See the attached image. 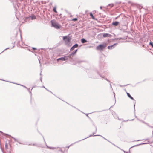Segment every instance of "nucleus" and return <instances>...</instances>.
<instances>
[{
	"label": "nucleus",
	"mask_w": 153,
	"mask_h": 153,
	"mask_svg": "<svg viewBox=\"0 0 153 153\" xmlns=\"http://www.w3.org/2000/svg\"><path fill=\"white\" fill-rule=\"evenodd\" d=\"M9 48H7L5 49H4V50L2 51V52H3L4 51H5V50H7V49H9Z\"/></svg>",
	"instance_id": "29"
},
{
	"label": "nucleus",
	"mask_w": 153,
	"mask_h": 153,
	"mask_svg": "<svg viewBox=\"0 0 153 153\" xmlns=\"http://www.w3.org/2000/svg\"><path fill=\"white\" fill-rule=\"evenodd\" d=\"M32 48H33V49L34 50H36V48H35L33 47Z\"/></svg>",
	"instance_id": "30"
},
{
	"label": "nucleus",
	"mask_w": 153,
	"mask_h": 153,
	"mask_svg": "<svg viewBox=\"0 0 153 153\" xmlns=\"http://www.w3.org/2000/svg\"><path fill=\"white\" fill-rule=\"evenodd\" d=\"M95 133H93V135H91V134L90 135H89V136H88V137H86V138H84V139H82L81 140H80V141L82 140H84V139H86V138H88V137H91V136H101V135H94V134Z\"/></svg>",
	"instance_id": "8"
},
{
	"label": "nucleus",
	"mask_w": 153,
	"mask_h": 153,
	"mask_svg": "<svg viewBox=\"0 0 153 153\" xmlns=\"http://www.w3.org/2000/svg\"><path fill=\"white\" fill-rule=\"evenodd\" d=\"M110 35L109 34L107 33H104L103 34V36L104 37H109Z\"/></svg>",
	"instance_id": "10"
},
{
	"label": "nucleus",
	"mask_w": 153,
	"mask_h": 153,
	"mask_svg": "<svg viewBox=\"0 0 153 153\" xmlns=\"http://www.w3.org/2000/svg\"><path fill=\"white\" fill-rule=\"evenodd\" d=\"M117 43H115L111 46H108V48L109 49H111L112 48H114L115 46L117 45Z\"/></svg>",
	"instance_id": "6"
},
{
	"label": "nucleus",
	"mask_w": 153,
	"mask_h": 153,
	"mask_svg": "<svg viewBox=\"0 0 153 153\" xmlns=\"http://www.w3.org/2000/svg\"><path fill=\"white\" fill-rule=\"evenodd\" d=\"M119 22L117 21L113 22L112 23V25L115 26H117L119 24Z\"/></svg>",
	"instance_id": "9"
},
{
	"label": "nucleus",
	"mask_w": 153,
	"mask_h": 153,
	"mask_svg": "<svg viewBox=\"0 0 153 153\" xmlns=\"http://www.w3.org/2000/svg\"><path fill=\"white\" fill-rule=\"evenodd\" d=\"M5 147L6 148H7L8 145H7V143H6V144H5Z\"/></svg>",
	"instance_id": "24"
},
{
	"label": "nucleus",
	"mask_w": 153,
	"mask_h": 153,
	"mask_svg": "<svg viewBox=\"0 0 153 153\" xmlns=\"http://www.w3.org/2000/svg\"><path fill=\"white\" fill-rule=\"evenodd\" d=\"M123 152H124L125 153V152H125V151H123Z\"/></svg>",
	"instance_id": "41"
},
{
	"label": "nucleus",
	"mask_w": 153,
	"mask_h": 153,
	"mask_svg": "<svg viewBox=\"0 0 153 153\" xmlns=\"http://www.w3.org/2000/svg\"><path fill=\"white\" fill-rule=\"evenodd\" d=\"M120 39H123L122 38H121Z\"/></svg>",
	"instance_id": "42"
},
{
	"label": "nucleus",
	"mask_w": 153,
	"mask_h": 153,
	"mask_svg": "<svg viewBox=\"0 0 153 153\" xmlns=\"http://www.w3.org/2000/svg\"><path fill=\"white\" fill-rule=\"evenodd\" d=\"M78 46L77 44H74L70 49L71 51L73 50L75 48H77Z\"/></svg>",
	"instance_id": "7"
},
{
	"label": "nucleus",
	"mask_w": 153,
	"mask_h": 153,
	"mask_svg": "<svg viewBox=\"0 0 153 153\" xmlns=\"http://www.w3.org/2000/svg\"><path fill=\"white\" fill-rule=\"evenodd\" d=\"M110 85L111 87V85L110 83Z\"/></svg>",
	"instance_id": "35"
},
{
	"label": "nucleus",
	"mask_w": 153,
	"mask_h": 153,
	"mask_svg": "<svg viewBox=\"0 0 153 153\" xmlns=\"http://www.w3.org/2000/svg\"><path fill=\"white\" fill-rule=\"evenodd\" d=\"M63 39L65 41V45L68 46H70L71 38L70 37H68L67 36H65L63 37Z\"/></svg>",
	"instance_id": "1"
},
{
	"label": "nucleus",
	"mask_w": 153,
	"mask_h": 153,
	"mask_svg": "<svg viewBox=\"0 0 153 153\" xmlns=\"http://www.w3.org/2000/svg\"><path fill=\"white\" fill-rule=\"evenodd\" d=\"M100 9H101L102 8V7L100 6Z\"/></svg>",
	"instance_id": "34"
},
{
	"label": "nucleus",
	"mask_w": 153,
	"mask_h": 153,
	"mask_svg": "<svg viewBox=\"0 0 153 153\" xmlns=\"http://www.w3.org/2000/svg\"><path fill=\"white\" fill-rule=\"evenodd\" d=\"M101 137H102V138H103L104 139H105V140L108 141L107 139H105V138L104 137H102V136H101Z\"/></svg>",
	"instance_id": "27"
},
{
	"label": "nucleus",
	"mask_w": 153,
	"mask_h": 153,
	"mask_svg": "<svg viewBox=\"0 0 153 153\" xmlns=\"http://www.w3.org/2000/svg\"><path fill=\"white\" fill-rule=\"evenodd\" d=\"M27 145H33V146H35L36 145V144H27Z\"/></svg>",
	"instance_id": "21"
},
{
	"label": "nucleus",
	"mask_w": 153,
	"mask_h": 153,
	"mask_svg": "<svg viewBox=\"0 0 153 153\" xmlns=\"http://www.w3.org/2000/svg\"><path fill=\"white\" fill-rule=\"evenodd\" d=\"M68 57L67 56H65L63 57H61L58 58L57 59V61H59V60H61L62 61H65L67 60L68 59Z\"/></svg>",
	"instance_id": "4"
},
{
	"label": "nucleus",
	"mask_w": 153,
	"mask_h": 153,
	"mask_svg": "<svg viewBox=\"0 0 153 153\" xmlns=\"http://www.w3.org/2000/svg\"><path fill=\"white\" fill-rule=\"evenodd\" d=\"M119 16H118L117 17L115 18V19H117V18H118Z\"/></svg>",
	"instance_id": "37"
},
{
	"label": "nucleus",
	"mask_w": 153,
	"mask_h": 153,
	"mask_svg": "<svg viewBox=\"0 0 153 153\" xmlns=\"http://www.w3.org/2000/svg\"><path fill=\"white\" fill-rule=\"evenodd\" d=\"M51 24L52 27H54L56 29H59L60 27L58 25L54 22H51Z\"/></svg>",
	"instance_id": "3"
},
{
	"label": "nucleus",
	"mask_w": 153,
	"mask_h": 153,
	"mask_svg": "<svg viewBox=\"0 0 153 153\" xmlns=\"http://www.w3.org/2000/svg\"><path fill=\"white\" fill-rule=\"evenodd\" d=\"M81 41L82 43H85L87 42V40L84 38L82 39Z\"/></svg>",
	"instance_id": "13"
},
{
	"label": "nucleus",
	"mask_w": 153,
	"mask_h": 153,
	"mask_svg": "<svg viewBox=\"0 0 153 153\" xmlns=\"http://www.w3.org/2000/svg\"><path fill=\"white\" fill-rule=\"evenodd\" d=\"M122 20L123 21V19L122 18Z\"/></svg>",
	"instance_id": "44"
},
{
	"label": "nucleus",
	"mask_w": 153,
	"mask_h": 153,
	"mask_svg": "<svg viewBox=\"0 0 153 153\" xmlns=\"http://www.w3.org/2000/svg\"><path fill=\"white\" fill-rule=\"evenodd\" d=\"M53 10L54 12H55V13L57 12L56 10V8L55 7H54L53 8Z\"/></svg>",
	"instance_id": "18"
},
{
	"label": "nucleus",
	"mask_w": 153,
	"mask_h": 153,
	"mask_svg": "<svg viewBox=\"0 0 153 153\" xmlns=\"http://www.w3.org/2000/svg\"><path fill=\"white\" fill-rule=\"evenodd\" d=\"M114 6V5L113 4H109L108 5V6H110L111 7H113Z\"/></svg>",
	"instance_id": "20"
},
{
	"label": "nucleus",
	"mask_w": 153,
	"mask_h": 153,
	"mask_svg": "<svg viewBox=\"0 0 153 153\" xmlns=\"http://www.w3.org/2000/svg\"><path fill=\"white\" fill-rule=\"evenodd\" d=\"M18 143H19V144H21V143L20 142H19L18 141Z\"/></svg>",
	"instance_id": "36"
},
{
	"label": "nucleus",
	"mask_w": 153,
	"mask_h": 153,
	"mask_svg": "<svg viewBox=\"0 0 153 153\" xmlns=\"http://www.w3.org/2000/svg\"><path fill=\"white\" fill-rule=\"evenodd\" d=\"M76 53L74 52H73L69 54L67 56L68 58L69 57L71 60L72 59V57Z\"/></svg>",
	"instance_id": "5"
},
{
	"label": "nucleus",
	"mask_w": 153,
	"mask_h": 153,
	"mask_svg": "<svg viewBox=\"0 0 153 153\" xmlns=\"http://www.w3.org/2000/svg\"><path fill=\"white\" fill-rule=\"evenodd\" d=\"M127 96L129 98H130L132 100H134V99L132 97H131V95H130V94L129 93H127Z\"/></svg>",
	"instance_id": "11"
},
{
	"label": "nucleus",
	"mask_w": 153,
	"mask_h": 153,
	"mask_svg": "<svg viewBox=\"0 0 153 153\" xmlns=\"http://www.w3.org/2000/svg\"><path fill=\"white\" fill-rule=\"evenodd\" d=\"M135 105L134 104V108H135Z\"/></svg>",
	"instance_id": "40"
},
{
	"label": "nucleus",
	"mask_w": 153,
	"mask_h": 153,
	"mask_svg": "<svg viewBox=\"0 0 153 153\" xmlns=\"http://www.w3.org/2000/svg\"><path fill=\"white\" fill-rule=\"evenodd\" d=\"M104 79L105 80H106L108 82H110V81H109V80H108V79L107 78H104Z\"/></svg>",
	"instance_id": "23"
},
{
	"label": "nucleus",
	"mask_w": 153,
	"mask_h": 153,
	"mask_svg": "<svg viewBox=\"0 0 153 153\" xmlns=\"http://www.w3.org/2000/svg\"><path fill=\"white\" fill-rule=\"evenodd\" d=\"M86 115H87V116H88V114H86Z\"/></svg>",
	"instance_id": "46"
},
{
	"label": "nucleus",
	"mask_w": 153,
	"mask_h": 153,
	"mask_svg": "<svg viewBox=\"0 0 153 153\" xmlns=\"http://www.w3.org/2000/svg\"><path fill=\"white\" fill-rule=\"evenodd\" d=\"M101 77H102V78H104V77H103V76H101Z\"/></svg>",
	"instance_id": "39"
},
{
	"label": "nucleus",
	"mask_w": 153,
	"mask_h": 153,
	"mask_svg": "<svg viewBox=\"0 0 153 153\" xmlns=\"http://www.w3.org/2000/svg\"><path fill=\"white\" fill-rule=\"evenodd\" d=\"M32 89H33V88L31 89V90H32Z\"/></svg>",
	"instance_id": "45"
},
{
	"label": "nucleus",
	"mask_w": 153,
	"mask_h": 153,
	"mask_svg": "<svg viewBox=\"0 0 153 153\" xmlns=\"http://www.w3.org/2000/svg\"><path fill=\"white\" fill-rule=\"evenodd\" d=\"M126 153H128V152H126Z\"/></svg>",
	"instance_id": "43"
},
{
	"label": "nucleus",
	"mask_w": 153,
	"mask_h": 153,
	"mask_svg": "<svg viewBox=\"0 0 153 153\" xmlns=\"http://www.w3.org/2000/svg\"><path fill=\"white\" fill-rule=\"evenodd\" d=\"M90 16L93 19H95L93 16L92 13H90ZM97 19H95V20H96Z\"/></svg>",
	"instance_id": "14"
},
{
	"label": "nucleus",
	"mask_w": 153,
	"mask_h": 153,
	"mask_svg": "<svg viewBox=\"0 0 153 153\" xmlns=\"http://www.w3.org/2000/svg\"><path fill=\"white\" fill-rule=\"evenodd\" d=\"M0 132L3 134V133L2 131H0Z\"/></svg>",
	"instance_id": "38"
},
{
	"label": "nucleus",
	"mask_w": 153,
	"mask_h": 153,
	"mask_svg": "<svg viewBox=\"0 0 153 153\" xmlns=\"http://www.w3.org/2000/svg\"><path fill=\"white\" fill-rule=\"evenodd\" d=\"M149 45H151V46H152V47L153 48V42H149Z\"/></svg>",
	"instance_id": "17"
},
{
	"label": "nucleus",
	"mask_w": 153,
	"mask_h": 153,
	"mask_svg": "<svg viewBox=\"0 0 153 153\" xmlns=\"http://www.w3.org/2000/svg\"><path fill=\"white\" fill-rule=\"evenodd\" d=\"M20 85L23 86V85ZM24 87L25 88H26L28 90V91H29L30 93V94H31H31H32L31 92V91H30V88H27L25 86H24Z\"/></svg>",
	"instance_id": "16"
},
{
	"label": "nucleus",
	"mask_w": 153,
	"mask_h": 153,
	"mask_svg": "<svg viewBox=\"0 0 153 153\" xmlns=\"http://www.w3.org/2000/svg\"><path fill=\"white\" fill-rule=\"evenodd\" d=\"M77 18H74L73 19L71 20L72 21H77Z\"/></svg>",
	"instance_id": "19"
},
{
	"label": "nucleus",
	"mask_w": 153,
	"mask_h": 153,
	"mask_svg": "<svg viewBox=\"0 0 153 153\" xmlns=\"http://www.w3.org/2000/svg\"><path fill=\"white\" fill-rule=\"evenodd\" d=\"M40 80L41 81V82H42V77H40Z\"/></svg>",
	"instance_id": "31"
},
{
	"label": "nucleus",
	"mask_w": 153,
	"mask_h": 153,
	"mask_svg": "<svg viewBox=\"0 0 153 153\" xmlns=\"http://www.w3.org/2000/svg\"><path fill=\"white\" fill-rule=\"evenodd\" d=\"M147 143H141V144H137V145H134V146H133L131 147L130 148H132L133 147H135V146H138L139 145H143V144H146Z\"/></svg>",
	"instance_id": "15"
},
{
	"label": "nucleus",
	"mask_w": 153,
	"mask_h": 153,
	"mask_svg": "<svg viewBox=\"0 0 153 153\" xmlns=\"http://www.w3.org/2000/svg\"><path fill=\"white\" fill-rule=\"evenodd\" d=\"M42 87H43V88H45V89H46L48 91H49V92H50L51 93H52V92H51V91H49V90H48V89H46L44 86H43Z\"/></svg>",
	"instance_id": "25"
},
{
	"label": "nucleus",
	"mask_w": 153,
	"mask_h": 153,
	"mask_svg": "<svg viewBox=\"0 0 153 153\" xmlns=\"http://www.w3.org/2000/svg\"><path fill=\"white\" fill-rule=\"evenodd\" d=\"M140 140H137V141H140Z\"/></svg>",
	"instance_id": "33"
},
{
	"label": "nucleus",
	"mask_w": 153,
	"mask_h": 153,
	"mask_svg": "<svg viewBox=\"0 0 153 153\" xmlns=\"http://www.w3.org/2000/svg\"><path fill=\"white\" fill-rule=\"evenodd\" d=\"M77 51V49H76L74 52L76 53V52Z\"/></svg>",
	"instance_id": "28"
},
{
	"label": "nucleus",
	"mask_w": 153,
	"mask_h": 153,
	"mask_svg": "<svg viewBox=\"0 0 153 153\" xmlns=\"http://www.w3.org/2000/svg\"><path fill=\"white\" fill-rule=\"evenodd\" d=\"M11 137L13 138L14 140L15 141H16L17 142H18V141L15 138L13 137Z\"/></svg>",
	"instance_id": "22"
},
{
	"label": "nucleus",
	"mask_w": 153,
	"mask_h": 153,
	"mask_svg": "<svg viewBox=\"0 0 153 153\" xmlns=\"http://www.w3.org/2000/svg\"><path fill=\"white\" fill-rule=\"evenodd\" d=\"M47 147H48V148H50V149H51L52 148H51V147H48V146H47Z\"/></svg>",
	"instance_id": "32"
},
{
	"label": "nucleus",
	"mask_w": 153,
	"mask_h": 153,
	"mask_svg": "<svg viewBox=\"0 0 153 153\" xmlns=\"http://www.w3.org/2000/svg\"><path fill=\"white\" fill-rule=\"evenodd\" d=\"M95 132H96L97 131V127L96 126H95Z\"/></svg>",
	"instance_id": "26"
},
{
	"label": "nucleus",
	"mask_w": 153,
	"mask_h": 153,
	"mask_svg": "<svg viewBox=\"0 0 153 153\" xmlns=\"http://www.w3.org/2000/svg\"><path fill=\"white\" fill-rule=\"evenodd\" d=\"M30 17L31 18L32 20H33L36 19V17L34 15H32L31 16H30Z\"/></svg>",
	"instance_id": "12"
},
{
	"label": "nucleus",
	"mask_w": 153,
	"mask_h": 153,
	"mask_svg": "<svg viewBox=\"0 0 153 153\" xmlns=\"http://www.w3.org/2000/svg\"><path fill=\"white\" fill-rule=\"evenodd\" d=\"M106 47V45L105 43H103V44L97 46L96 49L97 50H102Z\"/></svg>",
	"instance_id": "2"
}]
</instances>
